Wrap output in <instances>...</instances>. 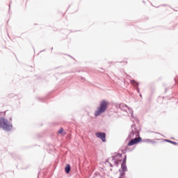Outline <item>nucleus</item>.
<instances>
[{
	"instance_id": "6",
	"label": "nucleus",
	"mask_w": 178,
	"mask_h": 178,
	"mask_svg": "<svg viewBox=\"0 0 178 178\" xmlns=\"http://www.w3.org/2000/svg\"><path fill=\"white\" fill-rule=\"evenodd\" d=\"M65 173H70V165L67 164L65 168Z\"/></svg>"
},
{
	"instance_id": "8",
	"label": "nucleus",
	"mask_w": 178,
	"mask_h": 178,
	"mask_svg": "<svg viewBox=\"0 0 178 178\" xmlns=\"http://www.w3.org/2000/svg\"><path fill=\"white\" fill-rule=\"evenodd\" d=\"M146 143H152V144H154V140H151V139H147V140H146Z\"/></svg>"
},
{
	"instance_id": "4",
	"label": "nucleus",
	"mask_w": 178,
	"mask_h": 178,
	"mask_svg": "<svg viewBox=\"0 0 178 178\" xmlns=\"http://www.w3.org/2000/svg\"><path fill=\"white\" fill-rule=\"evenodd\" d=\"M95 136L98 138H101V140H102V141H103V143H105L106 141V134H105V133L97 132L95 134Z\"/></svg>"
},
{
	"instance_id": "5",
	"label": "nucleus",
	"mask_w": 178,
	"mask_h": 178,
	"mask_svg": "<svg viewBox=\"0 0 178 178\" xmlns=\"http://www.w3.org/2000/svg\"><path fill=\"white\" fill-rule=\"evenodd\" d=\"M141 138H135L132 139L131 141L128 143L129 147H131V145H136V144H138V143H141Z\"/></svg>"
},
{
	"instance_id": "7",
	"label": "nucleus",
	"mask_w": 178,
	"mask_h": 178,
	"mask_svg": "<svg viewBox=\"0 0 178 178\" xmlns=\"http://www.w3.org/2000/svg\"><path fill=\"white\" fill-rule=\"evenodd\" d=\"M58 134H61L62 136H65L66 132H65V129L63 128H60V130L58 131Z\"/></svg>"
},
{
	"instance_id": "3",
	"label": "nucleus",
	"mask_w": 178,
	"mask_h": 178,
	"mask_svg": "<svg viewBox=\"0 0 178 178\" xmlns=\"http://www.w3.org/2000/svg\"><path fill=\"white\" fill-rule=\"evenodd\" d=\"M122 154L116 153L115 156H113V163L115 166H119V162H122Z\"/></svg>"
},
{
	"instance_id": "1",
	"label": "nucleus",
	"mask_w": 178,
	"mask_h": 178,
	"mask_svg": "<svg viewBox=\"0 0 178 178\" xmlns=\"http://www.w3.org/2000/svg\"><path fill=\"white\" fill-rule=\"evenodd\" d=\"M109 105V102L106 100H102L100 102L99 106L97 108V110L95 112V116H99V115H102L108 109V106Z\"/></svg>"
},
{
	"instance_id": "2",
	"label": "nucleus",
	"mask_w": 178,
	"mask_h": 178,
	"mask_svg": "<svg viewBox=\"0 0 178 178\" xmlns=\"http://www.w3.org/2000/svg\"><path fill=\"white\" fill-rule=\"evenodd\" d=\"M0 127L6 131H10L12 129L13 126L10 122H8V120L5 119L4 118H0Z\"/></svg>"
}]
</instances>
